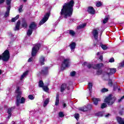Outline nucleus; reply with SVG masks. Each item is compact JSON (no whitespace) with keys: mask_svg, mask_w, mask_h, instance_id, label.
I'll list each match as a JSON object with an SVG mask.
<instances>
[{"mask_svg":"<svg viewBox=\"0 0 124 124\" xmlns=\"http://www.w3.org/2000/svg\"><path fill=\"white\" fill-rule=\"evenodd\" d=\"M1 70H0V75H1Z\"/></svg>","mask_w":124,"mask_h":124,"instance_id":"59","label":"nucleus"},{"mask_svg":"<svg viewBox=\"0 0 124 124\" xmlns=\"http://www.w3.org/2000/svg\"><path fill=\"white\" fill-rule=\"evenodd\" d=\"M40 46L41 45L40 44H37L34 46L32 48V57H31L30 58L28 59V62H32V61H33V57L36 56V54H37V52H38V50H39Z\"/></svg>","mask_w":124,"mask_h":124,"instance_id":"3","label":"nucleus"},{"mask_svg":"<svg viewBox=\"0 0 124 124\" xmlns=\"http://www.w3.org/2000/svg\"><path fill=\"white\" fill-rule=\"evenodd\" d=\"M100 45L101 48H103L104 50H106L107 49V46H106L105 45L101 44Z\"/></svg>","mask_w":124,"mask_h":124,"instance_id":"38","label":"nucleus"},{"mask_svg":"<svg viewBox=\"0 0 124 124\" xmlns=\"http://www.w3.org/2000/svg\"><path fill=\"white\" fill-rule=\"evenodd\" d=\"M108 17H105V19L103 20V24H106L107 22H108Z\"/></svg>","mask_w":124,"mask_h":124,"instance_id":"42","label":"nucleus"},{"mask_svg":"<svg viewBox=\"0 0 124 124\" xmlns=\"http://www.w3.org/2000/svg\"><path fill=\"white\" fill-rule=\"evenodd\" d=\"M49 16H50V14L49 13H46L44 17L40 21L39 25L41 26V25H43V24L47 22V21L49 19Z\"/></svg>","mask_w":124,"mask_h":124,"instance_id":"8","label":"nucleus"},{"mask_svg":"<svg viewBox=\"0 0 124 124\" xmlns=\"http://www.w3.org/2000/svg\"><path fill=\"white\" fill-rule=\"evenodd\" d=\"M88 88L90 91V92H92V89H93V83H89L88 85Z\"/></svg>","mask_w":124,"mask_h":124,"instance_id":"35","label":"nucleus"},{"mask_svg":"<svg viewBox=\"0 0 124 124\" xmlns=\"http://www.w3.org/2000/svg\"><path fill=\"white\" fill-rule=\"evenodd\" d=\"M28 74H29V71H26L24 73H23L22 75H21V76L20 77V80H23V79H24V78H25V77H26V76H27Z\"/></svg>","mask_w":124,"mask_h":124,"instance_id":"24","label":"nucleus"},{"mask_svg":"<svg viewBox=\"0 0 124 124\" xmlns=\"http://www.w3.org/2000/svg\"><path fill=\"white\" fill-rule=\"evenodd\" d=\"M40 63L42 65H43L44 64V62H45V57L43 56H41V58H40Z\"/></svg>","mask_w":124,"mask_h":124,"instance_id":"22","label":"nucleus"},{"mask_svg":"<svg viewBox=\"0 0 124 124\" xmlns=\"http://www.w3.org/2000/svg\"><path fill=\"white\" fill-rule=\"evenodd\" d=\"M16 93V106H19L20 104L25 103L26 99H25L24 97H22V92H21V88H20V87H17ZM21 97L22 98H21Z\"/></svg>","mask_w":124,"mask_h":124,"instance_id":"2","label":"nucleus"},{"mask_svg":"<svg viewBox=\"0 0 124 124\" xmlns=\"http://www.w3.org/2000/svg\"><path fill=\"white\" fill-rule=\"evenodd\" d=\"M84 65H87L88 68H93V66H94V64L90 63L87 64V62H84Z\"/></svg>","mask_w":124,"mask_h":124,"instance_id":"27","label":"nucleus"},{"mask_svg":"<svg viewBox=\"0 0 124 124\" xmlns=\"http://www.w3.org/2000/svg\"><path fill=\"white\" fill-rule=\"evenodd\" d=\"M0 124H3V123H0Z\"/></svg>","mask_w":124,"mask_h":124,"instance_id":"61","label":"nucleus"},{"mask_svg":"<svg viewBox=\"0 0 124 124\" xmlns=\"http://www.w3.org/2000/svg\"><path fill=\"white\" fill-rule=\"evenodd\" d=\"M10 59V54L9 51L6 50L2 54V56L0 55V60H2L4 62H7Z\"/></svg>","mask_w":124,"mask_h":124,"instance_id":"5","label":"nucleus"},{"mask_svg":"<svg viewBox=\"0 0 124 124\" xmlns=\"http://www.w3.org/2000/svg\"><path fill=\"white\" fill-rule=\"evenodd\" d=\"M42 88L45 92H48V91H49V89L47 86H44Z\"/></svg>","mask_w":124,"mask_h":124,"instance_id":"40","label":"nucleus"},{"mask_svg":"<svg viewBox=\"0 0 124 124\" xmlns=\"http://www.w3.org/2000/svg\"><path fill=\"white\" fill-rule=\"evenodd\" d=\"M29 29L30 30H32V31H33L34 30H36L37 29V27H36V23L35 22H32L29 26Z\"/></svg>","mask_w":124,"mask_h":124,"instance_id":"11","label":"nucleus"},{"mask_svg":"<svg viewBox=\"0 0 124 124\" xmlns=\"http://www.w3.org/2000/svg\"><path fill=\"white\" fill-rule=\"evenodd\" d=\"M92 109V105H88L87 106H84L82 108H79V110L82 111V112H87Z\"/></svg>","mask_w":124,"mask_h":124,"instance_id":"9","label":"nucleus"},{"mask_svg":"<svg viewBox=\"0 0 124 124\" xmlns=\"http://www.w3.org/2000/svg\"><path fill=\"white\" fill-rule=\"evenodd\" d=\"M67 33H69V34L71 35V36H72L73 37L75 36V35L76 34L75 31L71 30L67 31Z\"/></svg>","mask_w":124,"mask_h":124,"instance_id":"15","label":"nucleus"},{"mask_svg":"<svg viewBox=\"0 0 124 124\" xmlns=\"http://www.w3.org/2000/svg\"><path fill=\"white\" fill-rule=\"evenodd\" d=\"M29 98L30 99H31V100H32V99H34V97H33V96L32 95H30L29 96Z\"/></svg>","mask_w":124,"mask_h":124,"instance_id":"48","label":"nucleus"},{"mask_svg":"<svg viewBox=\"0 0 124 124\" xmlns=\"http://www.w3.org/2000/svg\"><path fill=\"white\" fill-rule=\"evenodd\" d=\"M44 86V83H43V81L42 80H40L39 82V87H40V88H43Z\"/></svg>","mask_w":124,"mask_h":124,"instance_id":"34","label":"nucleus"},{"mask_svg":"<svg viewBox=\"0 0 124 124\" xmlns=\"http://www.w3.org/2000/svg\"><path fill=\"white\" fill-rule=\"evenodd\" d=\"M60 94L57 93L56 94V101H55V105L56 106H58L59 105V104L60 103Z\"/></svg>","mask_w":124,"mask_h":124,"instance_id":"16","label":"nucleus"},{"mask_svg":"<svg viewBox=\"0 0 124 124\" xmlns=\"http://www.w3.org/2000/svg\"><path fill=\"white\" fill-rule=\"evenodd\" d=\"M118 67L119 68H122V67H124V60L118 64Z\"/></svg>","mask_w":124,"mask_h":124,"instance_id":"29","label":"nucleus"},{"mask_svg":"<svg viewBox=\"0 0 124 124\" xmlns=\"http://www.w3.org/2000/svg\"><path fill=\"white\" fill-rule=\"evenodd\" d=\"M19 15H17L15 17H14L12 19V22H15L16 20L19 19Z\"/></svg>","mask_w":124,"mask_h":124,"instance_id":"37","label":"nucleus"},{"mask_svg":"<svg viewBox=\"0 0 124 124\" xmlns=\"http://www.w3.org/2000/svg\"><path fill=\"white\" fill-rule=\"evenodd\" d=\"M23 1H24V2H26V1H27V0H23Z\"/></svg>","mask_w":124,"mask_h":124,"instance_id":"60","label":"nucleus"},{"mask_svg":"<svg viewBox=\"0 0 124 124\" xmlns=\"http://www.w3.org/2000/svg\"><path fill=\"white\" fill-rule=\"evenodd\" d=\"M74 117L76 120H78V119H79V117H80V115H79V113H76Z\"/></svg>","mask_w":124,"mask_h":124,"instance_id":"43","label":"nucleus"},{"mask_svg":"<svg viewBox=\"0 0 124 124\" xmlns=\"http://www.w3.org/2000/svg\"><path fill=\"white\" fill-rule=\"evenodd\" d=\"M22 28H24L25 29L26 28H27V27H28V24H27V22L26 21H22Z\"/></svg>","mask_w":124,"mask_h":124,"instance_id":"31","label":"nucleus"},{"mask_svg":"<svg viewBox=\"0 0 124 124\" xmlns=\"http://www.w3.org/2000/svg\"><path fill=\"white\" fill-rule=\"evenodd\" d=\"M4 2V0H0V4L3 3Z\"/></svg>","mask_w":124,"mask_h":124,"instance_id":"52","label":"nucleus"},{"mask_svg":"<svg viewBox=\"0 0 124 124\" xmlns=\"http://www.w3.org/2000/svg\"><path fill=\"white\" fill-rule=\"evenodd\" d=\"M41 74H47L48 73V67H45L43 70L41 71Z\"/></svg>","mask_w":124,"mask_h":124,"instance_id":"23","label":"nucleus"},{"mask_svg":"<svg viewBox=\"0 0 124 124\" xmlns=\"http://www.w3.org/2000/svg\"><path fill=\"white\" fill-rule=\"evenodd\" d=\"M103 65H104L103 63L94 64V66H93V69H100V68L103 67Z\"/></svg>","mask_w":124,"mask_h":124,"instance_id":"12","label":"nucleus"},{"mask_svg":"<svg viewBox=\"0 0 124 124\" xmlns=\"http://www.w3.org/2000/svg\"><path fill=\"white\" fill-rule=\"evenodd\" d=\"M99 60H101V61H102V60H103V56H102V55H101L100 56Z\"/></svg>","mask_w":124,"mask_h":124,"instance_id":"51","label":"nucleus"},{"mask_svg":"<svg viewBox=\"0 0 124 124\" xmlns=\"http://www.w3.org/2000/svg\"><path fill=\"white\" fill-rule=\"evenodd\" d=\"M70 66V59L69 58L64 59L61 67V70H64L66 67H69Z\"/></svg>","mask_w":124,"mask_h":124,"instance_id":"4","label":"nucleus"},{"mask_svg":"<svg viewBox=\"0 0 124 124\" xmlns=\"http://www.w3.org/2000/svg\"><path fill=\"white\" fill-rule=\"evenodd\" d=\"M92 100L94 105H97L98 104V101H101V100L99 98H93Z\"/></svg>","mask_w":124,"mask_h":124,"instance_id":"19","label":"nucleus"},{"mask_svg":"<svg viewBox=\"0 0 124 124\" xmlns=\"http://www.w3.org/2000/svg\"><path fill=\"white\" fill-rule=\"evenodd\" d=\"M116 120L119 124H124V119L117 117H116Z\"/></svg>","mask_w":124,"mask_h":124,"instance_id":"17","label":"nucleus"},{"mask_svg":"<svg viewBox=\"0 0 124 124\" xmlns=\"http://www.w3.org/2000/svg\"><path fill=\"white\" fill-rule=\"evenodd\" d=\"M124 98V96H122L120 99L118 100V102H121Z\"/></svg>","mask_w":124,"mask_h":124,"instance_id":"49","label":"nucleus"},{"mask_svg":"<svg viewBox=\"0 0 124 124\" xmlns=\"http://www.w3.org/2000/svg\"><path fill=\"white\" fill-rule=\"evenodd\" d=\"M106 107H107V105L106 104V103H103V104H102L101 107V108H102V109H104V108H106Z\"/></svg>","mask_w":124,"mask_h":124,"instance_id":"39","label":"nucleus"},{"mask_svg":"<svg viewBox=\"0 0 124 124\" xmlns=\"http://www.w3.org/2000/svg\"><path fill=\"white\" fill-rule=\"evenodd\" d=\"M103 115H104V112H98L95 114V116L97 117H103Z\"/></svg>","mask_w":124,"mask_h":124,"instance_id":"25","label":"nucleus"},{"mask_svg":"<svg viewBox=\"0 0 124 124\" xmlns=\"http://www.w3.org/2000/svg\"><path fill=\"white\" fill-rule=\"evenodd\" d=\"M67 89L68 90H70L69 87H67Z\"/></svg>","mask_w":124,"mask_h":124,"instance_id":"58","label":"nucleus"},{"mask_svg":"<svg viewBox=\"0 0 124 124\" xmlns=\"http://www.w3.org/2000/svg\"><path fill=\"white\" fill-rule=\"evenodd\" d=\"M86 26H87V24L82 23V24H81L78 27V29H83V28H85V27H86Z\"/></svg>","mask_w":124,"mask_h":124,"instance_id":"32","label":"nucleus"},{"mask_svg":"<svg viewBox=\"0 0 124 124\" xmlns=\"http://www.w3.org/2000/svg\"><path fill=\"white\" fill-rule=\"evenodd\" d=\"M101 5H102V2H101V1L96 2V6L97 7H100V6H101Z\"/></svg>","mask_w":124,"mask_h":124,"instance_id":"36","label":"nucleus"},{"mask_svg":"<svg viewBox=\"0 0 124 124\" xmlns=\"http://www.w3.org/2000/svg\"><path fill=\"white\" fill-rule=\"evenodd\" d=\"M13 110V108L8 109V111H7V113L8 114V119H10V118L11 117V116L12 115V113H11V112H12Z\"/></svg>","mask_w":124,"mask_h":124,"instance_id":"18","label":"nucleus"},{"mask_svg":"<svg viewBox=\"0 0 124 124\" xmlns=\"http://www.w3.org/2000/svg\"><path fill=\"white\" fill-rule=\"evenodd\" d=\"M63 107H64V108H65V107H66V104H63Z\"/></svg>","mask_w":124,"mask_h":124,"instance_id":"55","label":"nucleus"},{"mask_svg":"<svg viewBox=\"0 0 124 124\" xmlns=\"http://www.w3.org/2000/svg\"><path fill=\"white\" fill-rule=\"evenodd\" d=\"M33 31V30H31V29H29L27 32V34L28 36H31V34H32V31Z\"/></svg>","mask_w":124,"mask_h":124,"instance_id":"30","label":"nucleus"},{"mask_svg":"<svg viewBox=\"0 0 124 124\" xmlns=\"http://www.w3.org/2000/svg\"><path fill=\"white\" fill-rule=\"evenodd\" d=\"M119 114H120V115H123L124 114V112L123 111H120Z\"/></svg>","mask_w":124,"mask_h":124,"instance_id":"54","label":"nucleus"},{"mask_svg":"<svg viewBox=\"0 0 124 124\" xmlns=\"http://www.w3.org/2000/svg\"><path fill=\"white\" fill-rule=\"evenodd\" d=\"M49 101H50V99L49 98H47L45 100L43 105L44 107H46V106H47L49 103Z\"/></svg>","mask_w":124,"mask_h":124,"instance_id":"28","label":"nucleus"},{"mask_svg":"<svg viewBox=\"0 0 124 124\" xmlns=\"http://www.w3.org/2000/svg\"><path fill=\"white\" fill-rule=\"evenodd\" d=\"M10 8H11V6H7V11L6 12L4 16L8 17L9 16V12H10Z\"/></svg>","mask_w":124,"mask_h":124,"instance_id":"20","label":"nucleus"},{"mask_svg":"<svg viewBox=\"0 0 124 124\" xmlns=\"http://www.w3.org/2000/svg\"><path fill=\"white\" fill-rule=\"evenodd\" d=\"M99 31V29L98 28H96L94 29L92 32L94 38L96 40H97L98 38V32Z\"/></svg>","mask_w":124,"mask_h":124,"instance_id":"10","label":"nucleus"},{"mask_svg":"<svg viewBox=\"0 0 124 124\" xmlns=\"http://www.w3.org/2000/svg\"><path fill=\"white\" fill-rule=\"evenodd\" d=\"M104 102H106L108 105H112V104H114V102H115V98L111 95H109L105 99Z\"/></svg>","mask_w":124,"mask_h":124,"instance_id":"6","label":"nucleus"},{"mask_svg":"<svg viewBox=\"0 0 124 124\" xmlns=\"http://www.w3.org/2000/svg\"><path fill=\"white\" fill-rule=\"evenodd\" d=\"M20 21H18L16 25V28H15V31H19V29L20 28Z\"/></svg>","mask_w":124,"mask_h":124,"instance_id":"26","label":"nucleus"},{"mask_svg":"<svg viewBox=\"0 0 124 124\" xmlns=\"http://www.w3.org/2000/svg\"><path fill=\"white\" fill-rule=\"evenodd\" d=\"M108 86H109L110 87H112V81H110L109 82H108Z\"/></svg>","mask_w":124,"mask_h":124,"instance_id":"50","label":"nucleus"},{"mask_svg":"<svg viewBox=\"0 0 124 124\" xmlns=\"http://www.w3.org/2000/svg\"><path fill=\"white\" fill-rule=\"evenodd\" d=\"M69 47L72 51V52H74V50H75V48L76 47V43L75 42H72L69 45Z\"/></svg>","mask_w":124,"mask_h":124,"instance_id":"13","label":"nucleus"},{"mask_svg":"<svg viewBox=\"0 0 124 124\" xmlns=\"http://www.w3.org/2000/svg\"><path fill=\"white\" fill-rule=\"evenodd\" d=\"M116 71H117V69L115 68H108L107 73L104 75V77H106V76H107V77L109 78L112 74L116 73Z\"/></svg>","mask_w":124,"mask_h":124,"instance_id":"7","label":"nucleus"},{"mask_svg":"<svg viewBox=\"0 0 124 124\" xmlns=\"http://www.w3.org/2000/svg\"><path fill=\"white\" fill-rule=\"evenodd\" d=\"M61 58H63V57L62 56Z\"/></svg>","mask_w":124,"mask_h":124,"instance_id":"63","label":"nucleus"},{"mask_svg":"<svg viewBox=\"0 0 124 124\" xmlns=\"http://www.w3.org/2000/svg\"><path fill=\"white\" fill-rule=\"evenodd\" d=\"M118 91H120V89L119 88H118Z\"/></svg>","mask_w":124,"mask_h":124,"instance_id":"62","label":"nucleus"},{"mask_svg":"<svg viewBox=\"0 0 124 124\" xmlns=\"http://www.w3.org/2000/svg\"><path fill=\"white\" fill-rule=\"evenodd\" d=\"M22 9H23V6L22 5H20L19 8V12H22V11H23Z\"/></svg>","mask_w":124,"mask_h":124,"instance_id":"47","label":"nucleus"},{"mask_svg":"<svg viewBox=\"0 0 124 124\" xmlns=\"http://www.w3.org/2000/svg\"><path fill=\"white\" fill-rule=\"evenodd\" d=\"M10 36H13V35L12 34H10Z\"/></svg>","mask_w":124,"mask_h":124,"instance_id":"57","label":"nucleus"},{"mask_svg":"<svg viewBox=\"0 0 124 124\" xmlns=\"http://www.w3.org/2000/svg\"><path fill=\"white\" fill-rule=\"evenodd\" d=\"M59 116L60 118H62L64 117V114H63V112L61 111L59 113Z\"/></svg>","mask_w":124,"mask_h":124,"instance_id":"41","label":"nucleus"},{"mask_svg":"<svg viewBox=\"0 0 124 124\" xmlns=\"http://www.w3.org/2000/svg\"><path fill=\"white\" fill-rule=\"evenodd\" d=\"M76 72H75V71H73V72H72L70 73V75L72 77H74V76L76 75Z\"/></svg>","mask_w":124,"mask_h":124,"instance_id":"44","label":"nucleus"},{"mask_svg":"<svg viewBox=\"0 0 124 124\" xmlns=\"http://www.w3.org/2000/svg\"><path fill=\"white\" fill-rule=\"evenodd\" d=\"M110 116L109 114H108L105 116V118H108Z\"/></svg>","mask_w":124,"mask_h":124,"instance_id":"53","label":"nucleus"},{"mask_svg":"<svg viewBox=\"0 0 124 124\" xmlns=\"http://www.w3.org/2000/svg\"><path fill=\"white\" fill-rule=\"evenodd\" d=\"M100 54V53L97 52V56H99Z\"/></svg>","mask_w":124,"mask_h":124,"instance_id":"56","label":"nucleus"},{"mask_svg":"<svg viewBox=\"0 0 124 124\" xmlns=\"http://www.w3.org/2000/svg\"><path fill=\"white\" fill-rule=\"evenodd\" d=\"M73 5H74V1L73 0L64 4L60 12L61 15H63L64 18L70 17L73 12Z\"/></svg>","mask_w":124,"mask_h":124,"instance_id":"1","label":"nucleus"},{"mask_svg":"<svg viewBox=\"0 0 124 124\" xmlns=\"http://www.w3.org/2000/svg\"><path fill=\"white\" fill-rule=\"evenodd\" d=\"M115 59H114V58H111L109 60V62H114Z\"/></svg>","mask_w":124,"mask_h":124,"instance_id":"45","label":"nucleus"},{"mask_svg":"<svg viewBox=\"0 0 124 124\" xmlns=\"http://www.w3.org/2000/svg\"><path fill=\"white\" fill-rule=\"evenodd\" d=\"M88 12L90 14H94V13H95V11L93 7H88Z\"/></svg>","mask_w":124,"mask_h":124,"instance_id":"14","label":"nucleus"},{"mask_svg":"<svg viewBox=\"0 0 124 124\" xmlns=\"http://www.w3.org/2000/svg\"><path fill=\"white\" fill-rule=\"evenodd\" d=\"M102 93H105V92H108V89L104 88L101 90Z\"/></svg>","mask_w":124,"mask_h":124,"instance_id":"46","label":"nucleus"},{"mask_svg":"<svg viewBox=\"0 0 124 124\" xmlns=\"http://www.w3.org/2000/svg\"><path fill=\"white\" fill-rule=\"evenodd\" d=\"M12 0H6V3L7 6H11V1Z\"/></svg>","mask_w":124,"mask_h":124,"instance_id":"33","label":"nucleus"},{"mask_svg":"<svg viewBox=\"0 0 124 124\" xmlns=\"http://www.w3.org/2000/svg\"><path fill=\"white\" fill-rule=\"evenodd\" d=\"M67 87V85H66V84L64 83V84H62L61 85V93H63V92H64V90H65V89H66Z\"/></svg>","mask_w":124,"mask_h":124,"instance_id":"21","label":"nucleus"}]
</instances>
